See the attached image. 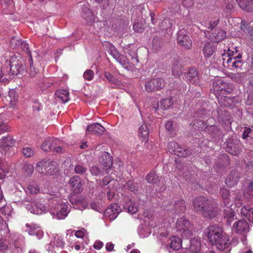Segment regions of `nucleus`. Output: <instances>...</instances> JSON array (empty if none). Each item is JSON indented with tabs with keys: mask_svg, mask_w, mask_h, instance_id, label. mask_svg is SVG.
Segmentation results:
<instances>
[{
	"mask_svg": "<svg viewBox=\"0 0 253 253\" xmlns=\"http://www.w3.org/2000/svg\"><path fill=\"white\" fill-rule=\"evenodd\" d=\"M48 200L51 205L49 211L53 218L64 219L70 211L67 202H64L60 192L57 190H51L47 192Z\"/></svg>",
	"mask_w": 253,
	"mask_h": 253,
	"instance_id": "obj_1",
	"label": "nucleus"
},
{
	"mask_svg": "<svg viewBox=\"0 0 253 253\" xmlns=\"http://www.w3.org/2000/svg\"><path fill=\"white\" fill-rule=\"evenodd\" d=\"M205 234L209 242L221 251L228 253L230 250L229 237L223 232V228L217 224L210 225Z\"/></svg>",
	"mask_w": 253,
	"mask_h": 253,
	"instance_id": "obj_2",
	"label": "nucleus"
},
{
	"mask_svg": "<svg viewBox=\"0 0 253 253\" xmlns=\"http://www.w3.org/2000/svg\"><path fill=\"white\" fill-rule=\"evenodd\" d=\"M193 206L196 211L201 212L206 218L214 217L217 212L216 202L205 197L196 198L193 201Z\"/></svg>",
	"mask_w": 253,
	"mask_h": 253,
	"instance_id": "obj_3",
	"label": "nucleus"
},
{
	"mask_svg": "<svg viewBox=\"0 0 253 253\" xmlns=\"http://www.w3.org/2000/svg\"><path fill=\"white\" fill-rule=\"evenodd\" d=\"M227 54V55H223L222 58V64L225 68L235 71L242 66V55L240 53H237L236 50L231 51L229 48Z\"/></svg>",
	"mask_w": 253,
	"mask_h": 253,
	"instance_id": "obj_4",
	"label": "nucleus"
},
{
	"mask_svg": "<svg viewBox=\"0 0 253 253\" xmlns=\"http://www.w3.org/2000/svg\"><path fill=\"white\" fill-rule=\"evenodd\" d=\"M218 22L215 21L212 23L210 22L209 25V31L205 32V36L214 42H219L226 37V33L223 30L216 28L213 29L217 25Z\"/></svg>",
	"mask_w": 253,
	"mask_h": 253,
	"instance_id": "obj_5",
	"label": "nucleus"
},
{
	"mask_svg": "<svg viewBox=\"0 0 253 253\" xmlns=\"http://www.w3.org/2000/svg\"><path fill=\"white\" fill-rule=\"evenodd\" d=\"M175 228L184 238H188L192 235V225L190 221L184 216L177 220Z\"/></svg>",
	"mask_w": 253,
	"mask_h": 253,
	"instance_id": "obj_6",
	"label": "nucleus"
},
{
	"mask_svg": "<svg viewBox=\"0 0 253 253\" xmlns=\"http://www.w3.org/2000/svg\"><path fill=\"white\" fill-rule=\"evenodd\" d=\"M103 45L108 53L122 66H124L129 64V60L126 56L120 54L111 42L105 41L103 43Z\"/></svg>",
	"mask_w": 253,
	"mask_h": 253,
	"instance_id": "obj_7",
	"label": "nucleus"
},
{
	"mask_svg": "<svg viewBox=\"0 0 253 253\" xmlns=\"http://www.w3.org/2000/svg\"><path fill=\"white\" fill-rule=\"evenodd\" d=\"M64 246V242L63 238L59 235H56L50 243L46 246V250L49 253H57L59 251V249H62Z\"/></svg>",
	"mask_w": 253,
	"mask_h": 253,
	"instance_id": "obj_8",
	"label": "nucleus"
},
{
	"mask_svg": "<svg viewBox=\"0 0 253 253\" xmlns=\"http://www.w3.org/2000/svg\"><path fill=\"white\" fill-rule=\"evenodd\" d=\"M80 14L81 17L88 24H92L97 19V16L90 9V5L87 3H84L81 6Z\"/></svg>",
	"mask_w": 253,
	"mask_h": 253,
	"instance_id": "obj_9",
	"label": "nucleus"
},
{
	"mask_svg": "<svg viewBox=\"0 0 253 253\" xmlns=\"http://www.w3.org/2000/svg\"><path fill=\"white\" fill-rule=\"evenodd\" d=\"M177 40L178 44L184 48L189 49L192 46V41L184 29L178 31Z\"/></svg>",
	"mask_w": 253,
	"mask_h": 253,
	"instance_id": "obj_10",
	"label": "nucleus"
},
{
	"mask_svg": "<svg viewBox=\"0 0 253 253\" xmlns=\"http://www.w3.org/2000/svg\"><path fill=\"white\" fill-rule=\"evenodd\" d=\"M121 211V208L117 204H111L104 211V216L113 220L117 217Z\"/></svg>",
	"mask_w": 253,
	"mask_h": 253,
	"instance_id": "obj_11",
	"label": "nucleus"
},
{
	"mask_svg": "<svg viewBox=\"0 0 253 253\" xmlns=\"http://www.w3.org/2000/svg\"><path fill=\"white\" fill-rule=\"evenodd\" d=\"M69 201L73 205L75 209L84 210L88 207V203L84 198L75 195L69 197Z\"/></svg>",
	"mask_w": 253,
	"mask_h": 253,
	"instance_id": "obj_12",
	"label": "nucleus"
},
{
	"mask_svg": "<svg viewBox=\"0 0 253 253\" xmlns=\"http://www.w3.org/2000/svg\"><path fill=\"white\" fill-rule=\"evenodd\" d=\"M26 232L31 236H35L38 239H41L44 235V232L41 227L35 223L26 224Z\"/></svg>",
	"mask_w": 253,
	"mask_h": 253,
	"instance_id": "obj_13",
	"label": "nucleus"
},
{
	"mask_svg": "<svg viewBox=\"0 0 253 253\" xmlns=\"http://www.w3.org/2000/svg\"><path fill=\"white\" fill-rule=\"evenodd\" d=\"M168 148L170 153H173L179 157H186L188 151L180 147L179 145L174 141H170L168 143Z\"/></svg>",
	"mask_w": 253,
	"mask_h": 253,
	"instance_id": "obj_14",
	"label": "nucleus"
},
{
	"mask_svg": "<svg viewBox=\"0 0 253 253\" xmlns=\"http://www.w3.org/2000/svg\"><path fill=\"white\" fill-rule=\"evenodd\" d=\"M123 206L124 209L130 214H134L138 210V202L133 201L128 197L124 198Z\"/></svg>",
	"mask_w": 253,
	"mask_h": 253,
	"instance_id": "obj_15",
	"label": "nucleus"
},
{
	"mask_svg": "<svg viewBox=\"0 0 253 253\" xmlns=\"http://www.w3.org/2000/svg\"><path fill=\"white\" fill-rule=\"evenodd\" d=\"M197 124L198 125V129L199 130L206 129L207 131L211 133V135H213L214 137L216 135H218L220 132L216 126L215 125H209L207 123H204L202 121H197Z\"/></svg>",
	"mask_w": 253,
	"mask_h": 253,
	"instance_id": "obj_16",
	"label": "nucleus"
},
{
	"mask_svg": "<svg viewBox=\"0 0 253 253\" xmlns=\"http://www.w3.org/2000/svg\"><path fill=\"white\" fill-rule=\"evenodd\" d=\"M232 229L237 233L244 234L249 231V225L245 220H239L234 223Z\"/></svg>",
	"mask_w": 253,
	"mask_h": 253,
	"instance_id": "obj_17",
	"label": "nucleus"
},
{
	"mask_svg": "<svg viewBox=\"0 0 253 253\" xmlns=\"http://www.w3.org/2000/svg\"><path fill=\"white\" fill-rule=\"evenodd\" d=\"M230 85L225 83L222 79H218L213 82L212 88L214 91L229 92L231 89L227 86Z\"/></svg>",
	"mask_w": 253,
	"mask_h": 253,
	"instance_id": "obj_18",
	"label": "nucleus"
},
{
	"mask_svg": "<svg viewBox=\"0 0 253 253\" xmlns=\"http://www.w3.org/2000/svg\"><path fill=\"white\" fill-rule=\"evenodd\" d=\"M100 163L103 167V169H105L106 174H109L113 164V161L110 154L107 152L103 153L100 160Z\"/></svg>",
	"mask_w": 253,
	"mask_h": 253,
	"instance_id": "obj_19",
	"label": "nucleus"
},
{
	"mask_svg": "<svg viewBox=\"0 0 253 253\" xmlns=\"http://www.w3.org/2000/svg\"><path fill=\"white\" fill-rule=\"evenodd\" d=\"M69 184L74 193H80L83 189V184L79 176L75 175L70 178Z\"/></svg>",
	"mask_w": 253,
	"mask_h": 253,
	"instance_id": "obj_20",
	"label": "nucleus"
},
{
	"mask_svg": "<svg viewBox=\"0 0 253 253\" xmlns=\"http://www.w3.org/2000/svg\"><path fill=\"white\" fill-rule=\"evenodd\" d=\"M184 77L190 83L200 84V80L197 70L193 68H190L188 72L184 74Z\"/></svg>",
	"mask_w": 253,
	"mask_h": 253,
	"instance_id": "obj_21",
	"label": "nucleus"
},
{
	"mask_svg": "<svg viewBox=\"0 0 253 253\" xmlns=\"http://www.w3.org/2000/svg\"><path fill=\"white\" fill-rule=\"evenodd\" d=\"M239 179V175L237 170L232 171L225 179L227 186L232 187L236 185Z\"/></svg>",
	"mask_w": 253,
	"mask_h": 253,
	"instance_id": "obj_22",
	"label": "nucleus"
},
{
	"mask_svg": "<svg viewBox=\"0 0 253 253\" xmlns=\"http://www.w3.org/2000/svg\"><path fill=\"white\" fill-rule=\"evenodd\" d=\"M24 67L22 64L17 61H10V72L12 75H17L23 74L24 72Z\"/></svg>",
	"mask_w": 253,
	"mask_h": 253,
	"instance_id": "obj_23",
	"label": "nucleus"
},
{
	"mask_svg": "<svg viewBox=\"0 0 253 253\" xmlns=\"http://www.w3.org/2000/svg\"><path fill=\"white\" fill-rule=\"evenodd\" d=\"M182 247V240L180 238L173 236L170 238L168 244V248L173 251L178 250Z\"/></svg>",
	"mask_w": 253,
	"mask_h": 253,
	"instance_id": "obj_24",
	"label": "nucleus"
},
{
	"mask_svg": "<svg viewBox=\"0 0 253 253\" xmlns=\"http://www.w3.org/2000/svg\"><path fill=\"white\" fill-rule=\"evenodd\" d=\"M86 131V132L89 133H95L101 135L104 133L105 128L100 124L94 123L88 125Z\"/></svg>",
	"mask_w": 253,
	"mask_h": 253,
	"instance_id": "obj_25",
	"label": "nucleus"
},
{
	"mask_svg": "<svg viewBox=\"0 0 253 253\" xmlns=\"http://www.w3.org/2000/svg\"><path fill=\"white\" fill-rule=\"evenodd\" d=\"M226 151L232 155L237 156L241 152V148L239 144H236L235 143L227 142Z\"/></svg>",
	"mask_w": 253,
	"mask_h": 253,
	"instance_id": "obj_26",
	"label": "nucleus"
},
{
	"mask_svg": "<svg viewBox=\"0 0 253 253\" xmlns=\"http://www.w3.org/2000/svg\"><path fill=\"white\" fill-rule=\"evenodd\" d=\"M215 48L211 42H207L203 48V52L205 57L210 58L215 51Z\"/></svg>",
	"mask_w": 253,
	"mask_h": 253,
	"instance_id": "obj_27",
	"label": "nucleus"
},
{
	"mask_svg": "<svg viewBox=\"0 0 253 253\" xmlns=\"http://www.w3.org/2000/svg\"><path fill=\"white\" fill-rule=\"evenodd\" d=\"M185 202L182 199H180L175 202L173 208L171 209L175 213H183L185 211Z\"/></svg>",
	"mask_w": 253,
	"mask_h": 253,
	"instance_id": "obj_28",
	"label": "nucleus"
},
{
	"mask_svg": "<svg viewBox=\"0 0 253 253\" xmlns=\"http://www.w3.org/2000/svg\"><path fill=\"white\" fill-rule=\"evenodd\" d=\"M240 7L248 12L253 11V0H236Z\"/></svg>",
	"mask_w": 253,
	"mask_h": 253,
	"instance_id": "obj_29",
	"label": "nucleus"
},
{
	"mask_svg": "<svg viewBox=\"0 0 253 253\" xmlns=\"http://www.w3.org/2000/svg\"><path fill=\"white\" fill-rule=\"evenodd\" d=\"M241 214L243 216L248 218L251 223H253V208L245 206L241 209Z\"/></svg>",
	"mask_w": 253,
	"mask_h": 253,
	"instance_id": "obj_30",
	"label": "nucleus"
},
{
	"mask_svg": "<svg viewBox=\"0 0 253 253\" xmlns=\"http://www.w3.org/2000/svg\"><path fill=\"white\" fill-rule=\"evenodd\" d=\"M230 206H226V208L224 210V218L226 219L229 224H230L236 218L234 211L230 208Z\"/></svg>",
	"mask_w": 253,
	"mask_h": 253,
	"instance_id": "obj_31",
	"label": "nucleus"
},
{
	"mask_svg": "<svg viewBox=\"0 0 253 253\" xmlns=\"http://www.w3.org/2000/svg\"><path fill=\"white\" fill-rule=\"evenodd\" d=\"M25 191L27 194H35L40 191V187L36 182H31L25 188Z\"/></svg>",
	"mask_w": 253,
	"mask_h": 253,
	"instance_id": "obj_32",
	"label": "nucleus"
},
{
	"mask_svg": "<svg viewBox=\"0 0 253 253\" xmlns=\"http://www.w3.org/2000/svg\"><path fill=\"white\" fill-rule=\"evenodd\" d=\"M47 162L46 166L44 168L45 173L52 175L57 171L58 168L56 163L53 162Z\"/></svg>",
	"mask_w": 253,
	"mask_h": 253,
	"instance_id": "obj_33",
	"label": "nucleus"
},
{
	"mask_svg": "<svg viewBox=\"0 0 253 253\" xmlns=\"http://www.w3.org/2000/svg\"><path fill=\"white\" fill-rule=\"evenodd\" d=\"M220 193L223 199L224 205L225 206H231L229 191L225 188H221L220 190Z\"/></svg>",
	"mask_w": 253,
	"mask_h": 253,
	"instance_id": "obj_34",
	"label": "nucleus"
},
{
	"mask_svg": "<svg viewBox=\"0 0 253 253\" xmlns=\"http://www.w3.org/2000/svg\"><path fill=\"white\" fill-rule=\"evenodd\" d=\"M190 250L194 253H198L201 249V241L199 239L194 238L191 240Z\"/></svg>",
	"mask_w": 253,
	"mask_h": 253,
	"instance_id": "obj_35",
	"label": "nucleus"
},
{
	"mask_svg": "<svg viewBox=\"0 0 253 253\" xmlns=\"http://www.w3.org/2000/svg\"><path fill=\"white\" fill-rule=\"evenodd\" d=\"M66 240L70 244V246L73 248L74 245L78 243L77 241L76 236L74 235V231L71 230H68L66 232Z\"/></svg>",
	"mask_w": 253,
	"mask_h": 253,
	"instance_id": "obj_36",
	"label": "nucleus"
},
{
	"mask_svg": "<svg viewBox=\"0 0 253 253\" xmlns=\"http://www.w3.org/2000/svg\"><path fill=\"white\" fill-rule=\"evenodd\" d=\"M138 134L140 137H142L143 141L147 142L148 139V128L146 124L141 125L138 129Z\"/></svg>",
	"mask_w": 253,
	"mask_h": 253,
	"instance_id": "obj_37",
	"label": "nucleus"
},
{
	"mask_svg": "<svg viewBox=\"0 0 253 253\" xmlns=\"http://www.w3.org/2000/svg\"><path fill=\"white\" fill-rule=\"evenodd\" d=\"M56 96L63 102L66 103L69 100V92L65 89H59L56 91Z\"/></svg>",
	"mask_w": 253,
	"mask_h": 253,
	"instance_id": "obj_38",
	"label": "nucleus"
},
{
	"mask_svg": "<svg viewBox=\"0 0 253 253\" xmlns=\"http://www.w3.org/2000/svg\"><path fill=\"white\" fill-rule=\"evenodd\" d=\"M105 78L111 83L113 84L117 87H121L122 83L117 79L115 78L111 73L108 72H104Z\"/></svg>",
	"mask_w": 253,
	"mask_h": 253,
	"instance_id": "obj_39",
	"label": "nucleus"
},
{
	"mask_svg": "<svg viewBox=\"0 0 253 253\" xmlns=\"http://www.w3.org/2000/svg\"><path fill=\"white\" fill-rule=\"evenodd\" d=\"M242 138L247 141H253V130L249 127H244Z\"/></svg>",
	"mask_w": 253,
	"mask_h": 253,
	"instance_id": "obj_40",
	"label": "nucleus"
},
{
	"mask_svg": "<svg viewBox=\"0 0 253 253\" xmlns=\"http://www.w3.org/2000/svg\"><path fill=\"white\" fill-rule=\"evenodd\" d=\"M35 210H33V213L41 214L45 213L46 211V207L42 204L38 202L34 203Z\"/></svg>",
	"mask_w": 253,
	"mask_h": 253,
	"instance_id": "obj_41",
	"label": "nucleus"
},
{
	"mask_svg": "<svg viewBox=\"0 0 253 253\" xmlns=\"http://www.w3.org/2000/svg\"><path fill=\"white\" fill-rule=\"evenodd\" d=\"M24 174L27 176H31L34 171V166L28 162H24L22 168Z\"/></svg>",
	"mask_w": 253,
	"mask_h": 253,
	"instance_id": "obj_42",
	"label": "nucleus"
},
{
	"mask_svg": "<svg viewBox=\"0 0 253 253\" xmlns=\"http://www.w3.org/2000/svg\"><path fill=\"white\" fill-rule=\"evenodd\" d=\"M0 143L3 147L12 146L15 144L14 140L10 136L2 137L0 140Z\"/></svg>",
	"mask_w": 253,
	"mask_h": 253,
	"instance_id": "obj_43",
	"label": "nucleus"
},
{
	"mask_svg": "<svg viewBox=\"0 0 253 253\" xmlns=\"http://www.w3.org/2000/svg\"><path fill=\"white\" fill-rule=\"evenodd\" d=\"M139 187L138 184L135 183L132 180L128 181L126 184L125 185V188L126 189H129L134 193L138 192Z\"/></svg>",
	"mask_w": 253,
	"mask_h": 253,
	"instance_id": "obj_44",
	"label": "nucleus"
},
{
	"mask_svg": "<svg viewBox=\"0 0 253 253\" xmlns=\"http://www.w3.org/2000/svg\"><path fill=\"white\" fill-rule=\"evenodd\" d=\"M146 180L150 183H156L160 180V178L158 176L154 171H151L146 176Z\"/></svg>",
	"mask_w": 253,
	"mask_h": 253,
	"instance_id": "obj_45",
	"label": "nucleus"
},
{
	"mask_svg": "<svg viewBox=\"0 0 253 253\" xmlns=\"http://www.w3.org/2000/svg\"><path fill=\"white\" fill-rule=\"evenodd\" d=\"M54 139L52 138H48L45 140L42 143V149L44 151H48L52 150V145Z\"/></svg>",
	"mask_w": 253,
	"mask_h": 253,
	"instance_id": "obj_46",
	"label": "nucleus"
},
{
	"mask_svg": "<svg viewBox=\"0 0 253 253\" xmlns=\"http://www.w3.org/2000/svg\"><path fill=\"white\" fill-rule=\"evenodd\" d=\"M231 79L239 84L243 83L246 79V77L243 73H237L232 75Z\"/></svg>",
	"mask_w": 253,
	"mask_h": 253,
	"instance_id": "obj_47",
	"label": "nucleus"
},
{
	"mask_svg": "<svg viewBox=\"0 0 253 253\" xmlns=\"http://www.w3.org/2000/svg\"><path fill=\"white\" fill-rule=\"evenodd\" d=\"M170 226V223H166L164 227H161L158 229V233L162 237H166L169 234V228Z\"/></svg>",
	"mask_w": 253,
	"mask_h": 253,
	"instance_id": "obj_48",
	"label": "nucleus"
},
{
	"mask_svg": "<svg viewBox=\"0 0 253 253\" xmlns=\"http://www.w3.org/2000/svg\"><path fill=\"white\" fill-rule=\"evenodd\" d=\"M173 104L171 97L163 99L161 101V107L163 110L168 109Z\"/></svg>",
	"mask_w": 253,
	"mask_h": 253,
	"instance_id": "obj_49",
	"label": "nucleus"
},
{
	"mask_svg": "<svg viewBox=\"0 0 253 253\" xmlns=\"http://www.w3.org/2000/svg\"><path fill=\"white\" fill-rule=\"evenodd\" d=\"M241 242L245 246V248L241 250L239 253H253L251 247L248 246V242L246 237H243L241 239Z\"/></svg>",
	"mask_w": 253,
	"mask_h": 253,
	"instance_id": "obj_50",
	"label": "nucleus"
},
{
	"mask_svg": "<svg viewBox=\"0 0 253 253\" xmlns=\"http://www.w3.org/2000/svg\"><path fill=\"white\" fill-rule=\"evenodd\" d=\"M90 171L92 175H104L105 173H106L105 172V169L102 170L99 169L97 166H93L90 168Z\"/></svg>",
	"mask_w": 253,
	"mask_h": 253,
	"instance_id": "obj_51",
	"label": "nucleus"
},
{
	"mask_svg": "<svg viewBox=\"0 0 253 253\" xmlns=\"http://www.w3.org/2000/svg\"><path fill=\"white\" fill-rule=\"evenodd\" d=\"M243 203V196L241 193H236V195L234 197V203L237 207H241Z\"/></svg>",
	"mask_w": 253,
	"mask_h": 253,
	"instance_id": "obj_52",
	"label": "nucleus"
},
{
	"mask_svg": "<svg viewBox=\"0 0 253 253\" xmlns=\"http://www.w3.org/2000/svg\"><path fill=\"white\" fill-rule=\"evenodd\" d=\"M172 20L170 19H165L161 23L160 27L163 30H168L172 26Z\"/></svg>",
	"mask_w": 253,
	"mask_h": 253,
	"instance_id": "obj_53",
	"label": "nucleus"
},
{
	"mask_svg": "<svg viewBox=\"0 0 253 253\" xmlns=\"http://www.w3.org/2000/svg\"><path fill=\"white\" fill-rule=\"evenodd\" d=\"M47 162L42 161L39 162L36 164V170L40 173H45L44 168L46 166Z\"/></svg>",
	"mask_w": 253,
	"mask_h": 253,
	"instance_id": "obj_54",
	"label": "nucleus"
},
{
	"mask_svg": "<svg viewBox=\"0 0 253 253\" xmlns=\"http://www.w3.org/2000/svg\"><path fill=\"white\" fill-rule=\"evenodd\" d=\"M22 153L25 157H31L34 155L35 151L30 147H25L22 149Z\"/></svg>",
	"mask_w": 253,
	"mask_h": 253,
	"instance_id": "obj_55",
	"label": "nucleus"
},
{
	"mask_svg": "<svg viewBox=\"0 0 253 253\" xmlns=\"http://www.w3.org/2000/svg\"><path fill=\"white\" fill-rule=\"evenodd\" d=\"M153 80L154 82L156 89H160L164 87L165 82L163 79L157 78Z\"/></svg>",
	"mask_w": 253,
	"mask_h": 253,
	"instance_id": "obj_56",
	"label": "nucleus"
},
{
	"mask_svg": "<svg viewBox=\"0 0 253 253\" xmlns=\"http://www.w3.org/2000/svg\"><path fill=\"white\" fill-rule=\"evenodd\" d=\"M2 208H4V210L10 211L11 207L6 206V202L4 199L2 192L1 190L0 189V209Z\"/></svg>",
	"mask_w": 253,
	"mask_h": 253,
	"instance_id": "obj_57",
	"label": "nucleus"
},
{
	"mask_svg": "<svg viewBox=\"0 0 253 253\" xmlns=\"http://www.w3.org/2000/svg\"><path fill=\"white\" fill-rule=\"evenodd\" d=\"M94 72L90 69L86 70L83 74L84 80L91 81L94 78Z\"/></svg>",
	"mask_w": 253,
	"mask_h": 253,
	"instance_id": "obj_58",
	"label": "nucleus"
},
{
	"mask_svg": "<svg viewBox=\"0 0 253 253\" xmlns=\"http://www.w3.org/2000/svg\"><path fill=\"white\" fill-rule=\"evenodd\" d=\"M21 39L17 37H12L10 40V46L13 48H18L20 46Z\"/></svg>",
	"mask_w": 253,
	"mask_h": 253,
	"instance_id": "obj_59",
	"label": "nucleus"
},
{
	"mask_svg": "<svg viewBox=\"0 0 253 253\" xmlns=\"http://www.w3.org/2000/svg\"><path fill=\"white\" fill-rule=\"evenodd\" d=\"M145 89L147 91L150 92L155 90V86L153 80H150L147 81L145 85Z\"/></svg>",
	"mask_w": 253,
	"mask_h": 253,
	"instance_id": "obj_60",
	"label": "nucleus"
},
{
	"mask_svg": "<svg viewBox=\"0 0 253 253\" xmlns=\"http://www.w3.org/2000/svg\"><path fill=\"white\" fill-rule=\"evenodd\" d=\"M247 195H248L249 196L253 195V181L250 183L246 191L244 192V197L248 198V197Z\"/></svg>",
	"mask_w": 253,
	"mask_h": 253,
	"instance_id": "obj_61",
	"label": "nucleus"
},
{
	"mask_svg": "<svg viewBox=\"0 0 253 253\" xmlns=\"http://www.w3.org/2000/svg\"><path fill=\"white\" fill-rule=\"evenodd\" d=\"M94 28L96 32H98L103 26L104 25V22L98 20V18L93 21L92 24H90Z\"/></svg>",
	"mask_w": 253,
	"mask_h": 253,
	"instance_id": "obj_62",
	"label": "nucleus"
},
{
	"mask_svg": "<svg viewBox=\"0 0 253 253\" xmlns=\"http://www.w3.org/2000/svg\"><path fill=\"white\" fill-rule=\"evenodd\" d=\"M172 73L174 76H179L181 73V65H174L172 68Z\"/></svg>",
	"mask_w": 253,
	"mask_h": 253,
	"instance_id": "obj_63",
	"label": "nucleus"
},
{
	"mask_svg": "<svg viewBox=\"0 0 253 253\" xmlns=\"http://www.w3.org/2000/svg\"><path fill=\"white\" fill-rule=\"evenodd\" d=\"M133 29L136 32H142L143 30V26L141 23L135 22L133 25Z\"/></svg>",
	"mask_w": 253,
	"mask_h": 253,
	"instance_id": "obj_64",
	"label": "nucleus"
}]
</instances>
